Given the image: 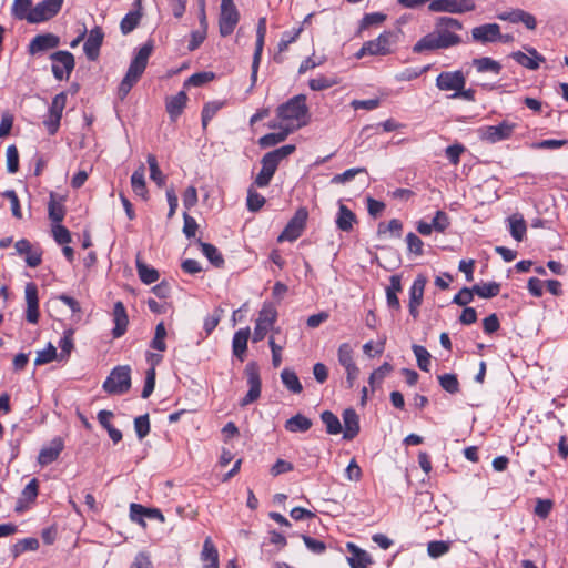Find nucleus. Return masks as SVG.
Segmentation results:
<instances>
[{
	"instance_id": "8fccbe9b",
	"label": "nucleus",
	"mask_w": 568,
	"mask_h": 568,
	"mask_svg": "<svg viewBox=\"0 0 568 568\" xmlns=\"http://www.w3.org/2000/svg\"><path fill=\"white\" fill-rule=\"evenodd\" d=\"M135 510H142L144 516H146L149 518L158 519L161 523H164V520H165L163 514L158 508H145L139 504H131L130 511H131L132 520H135Z\"/></svg>"
},
{
	"instance_id": "1a4fd4ad",
	"label": "nucleus",
	"mask_w": 568,
	"mask_h": 568,
	"mask_svg": "<svg viewBox=\"0 0 568 568\" xmlns=\"http://www.w3.org/2000/svg\"><path fill=\"white\" fill-rule=\"evenodd\" d=\"M516 126V123L503 121L498 125L481 126L478 129V135L483 141L488 143H497L509 139L513 135Z\"/></svg>"
},
{
	"instance_id": "a878e982",
	"label": "nucleus",
	"mask_w": 568,
	"mask_h": 568,
	"mask_svg": "<svg viewBox=\"0 0 568 568\" xmlns=\"http://www.w3.org/2000/svg\"><path fill=\"white\" fill-rule=\"evenodd\" d=\"M203 568H219V551L211 537H206L201 551Z\"/></svg>"
},
{
	"instance_id": "2f4dec72",
	"label": "nucleus",
	"mask_w": 568,
	"mask_h": 568,
	"mask_svg": "<svg viewBox=\"0 0 568 568\" xmlns=\"http://www.w3.org/2000/svg\"><path fill=\"white\" fill-rule=\"evenodd\" d=\"M356 221L355 214L344 204H339L336 225L341 231L349 232Z\"/></svg>"
},
{
	"instance_id": "774afa93",
	"label": "nucleus",
	"mask_w": 568,
	"mask_h": 568,
	"mask_svg": "<svg viewBox=\"0 0 568 568\" xmlns=\"http://www.w3.org/2000/svg\"><path fill=\"white\" fill-rule=\"evenodd\" d=\"M474 298V291L473 287H464L462 288L453 298V303L459 305V306H466L468 305Z\"/></svg>"
},
{
	"instance_id": "a211bd4d",
	"label": "nucleus",
	"mask_w": 568,
	"mask_h": 568,
	"mask_svg": "<svg viewBox=\"0 0 568 568\" xmlns=\"http://www.w3.org/2000/svg\"><path fill=\"white\" fill-rule=\"evenodd\" d=\"M471 38L479 43H493L503 39L500 27L497 23H486L473 28Z\"/></svg>"
},
{
	"instance_id": "e2e57ef3",
	"label": "nucleus",
	"mask_w": 568,
	"mask_h": 568,
	"mask_svg": "<svg viewBox=\"0 0 568 568\" xmlns=\"http://www.w3.org/2000/svg\"><path fill=\"white\" fill-rule=\"evenodd\" d=\"M73 332L67 331L64 332L63 337L59 342V346L61 348L60 352V358H65L70 355L72 348H73V339H72Z\"/></svg>"
},
{
	"instance_id": "79ce46f5",
	"label": "nucleus",
	"mask_w": 568,
	"mask_h": 568,
	"mask_svg": "<svg viewBox=\"0 0 568 568\" xmlns=\"http://www.w3.org/2000/svg\"><path fill=\"white\" fill-rule=\"evenodd\" d=\"M141 17L142 14L140 10H134L126 13L120 23L121 32L123 34H129L131 31H133L138 27Z\"/></svg>"
},
{
	"instance_id": "7c9ffc66",
	"label": "nucleus",
	"mask_w": 568,
	"mask_h": 568,
	"mask_svg": "<svg viewBox=\"0 0 568 568\" xmlns=\"http://www.w3.org/2000/svg\"><path fill=\"white\" fill-rule=\"evenodd\" d=\"M312 427V420L297 414L285 422V429L291 433H305Z\"/></svg>"
},
{
	"instance_id": "cd10ccee",
	"label": "nucleus",
	"mask_w": 568,
	"mask_h": 568,
	"mask_svg": "<svg viewBox=\"0 0 568 568\" xmlns=\"http://www.w3.org/2000/svg\"><path fill=\"white\" fill-rule=\"evenodd\" d=\"M250 327L239 329L232 341L233 354L240 359L243 361L244 354L247 349V341L250 338Z\"/></svg>"
},
{
	"instance_id": "9d476101",
	"label": "nucleus",
	"mask_w": 568,
	"mask_h": 568,
	"mask_svg": "<svg viewBox=\"0 0 568 568\" xmlns=\"http://www.w3.org/2000/svg\"><path fill=\"white\" fill-rule=\"evenodd\" d=\"M476 3L474 0H434L429 3L428 9L432 12H447L460 14L474 11Z\"/></svg>"
},
{
	"instance_id": "a18cd8bd",
	"label": "nucleus",
	"mask_w": 568,
	"mask_h": 568,
	"mask_svg": "<svg viewBox=\"0 0 568 568\" xmlns=\"http://www.w3.org/2000/svg\"><path fill=\"white\" fill-rule=\"evenodd\" d=\"M338 83L334 77L318 75L317 78L311 79L308 85L313 91H323L329 89Z\"/></svg>"
},
{
	"instance_id": "338daca9",
	"label": "nucleus",
	"mask_w": 568,
	"mask_h": 568,
	"mask_svg": "<svg viewBox=\"0 0 568 568\" xmlns=\"http://www.w3.org/2000/svg\"><path fill=\"white\" fill-rule=\"evenodd\" d=\"M65 104H67V93L61 92L53 98L51 106L49 109V112L62 118V112L65 108Z\"/></svg>"
},
{
	"instance_id": "4468645a",
	"label": "nucleus",
	"mask_w": 568,
	"mask_h": 568,
	"mask_svg": "<svg viewBox=\"0 0 568 568\" xmlns=\"http://www.w3.org/2000/svg\"><path fill=\"white\" fill-rule=\"evenodd\" d=\"M52 73L58 80L68 79L74 68V58L69 51H58L51 55Z\"/></svg>"
},
{
	"instance_id": "39448f33",
	"label": "nucleus",
	"mask_w": 568,
	"mask_h": 568,
	"mask_svg": "<svg viewBox=\"0 0 568 568\" xmlns=\"http://www.w3.org/2000/svg\"><path fill=\"white\" fill-rule=\"evenodd\" d=\"M398 41V34L394 31H384L376 39L367 41L356 53L357 58L369 55H387L393 52V47Z\"/></svg>"
},
{
	"instance_id": "f257e3e1",
	"label": "nucleus",
	"mask_w": 568,
	"mask_h": 568,
	"mask_svg": "<svg viewBox=\"0 0 568 568\" xmlns=\"http://www.w3.org/2000/svg\"><path fill=\"white\" fill-rule=\"evenodd\" d=\"M463 29L459 20L452 17H438L435 20L434 30L420 38L413 47L414 53L448 49L462 43V38L456 32Z\"/></svg>"
},
{
	"instance_id": "c85d7f7f",
	"label": "nucleus",
	"mask_w": 568,
	"mask_h": 568,
	"mask_svg": "<svg viewBox=\"0 0 568 568\" xmlns=\"http://www.w3.org/2000/svg\"><path fill=\"white\" fill-rule=\"evenodd\" d=\"M402 291L400 277L398 275H392L389 277V285L386 288V301L390 308L399 310L400 303L397 297V293Z\"/></svg>"
},
{
	"instance_id": "f03ea898",
	"label": "nucleus",
	"mask_w": 568,
	"mask_h": 568,
	"mask_svg": "<svg viewBox=\"0 0 568 568\" xmlns=\"http://www.w3.org/2000/svg\"><path fill=\"white\" fill-rule=\"evenodd\" d=\"M276 120L270 122V129L286 128L294 132L307 124L308 108L306 95L297 94L276 109Z\"/></svg>"
},
{
	"instance_id": "f3484780",
	"label": "nucleus",
	"mask_w": 568,
	"mask_h": 568,
	"mask_svg": "<svg viewBox=\"0 0 568 568\" xmlns=\"http://www.w3.org/2000/svg\"><path fill=\"white\" fill-rule=\"evenodd\" d=\"M24 298L27 304L26 320L31 324L39 322V296L38 286L33 282H29L24 287Z\"/></svg>"
},
{
	"instance_id": "37998d69",
	"label": "nucleus",
	"mask_w": 568,
	"mask_h": 568,
	"mask_svg": "<svg viewBox=\"0 0 568 568\" xmlns=\"http://www.w3.org/2000/svg\"><path fill=\"white\" fill-rule=\"evenodd\" d=\"M321 419L326 427V432L331 435H337L342 432V425L338 417L329 410L321 414Z\"/></svg>"
},
{
	"instance_id": "ddd939ff",
	"label": "nucleus",
	"mask_w": 568,
	"mask_h": 568,
	"mask_svg": "<svg viewBox=\"0 0 568 568\" xmlns=\"http://www.w3.org/2000/svg\"><path fill=\"white\" fill-rule=\"evenodd\" d=\"M64 0H43L33 7L30 23H40L55 17L62 8Z\"/></svg>"
},
{
	"instance_id": "5701e85b",
	"label": "nucleus",
	"mask_w": 568,
	"mask_h": 568,
	"mask_svg": "<svg viewBox=\"0 0 568 568\" xmlns=\"http://www.w3.org/2000/svg\"><path fill=\"white\" fill-rule=\"evenodd\" d=\"M59 42V38L52 33L39 34L31 40L29 51L31 54L43 52L57 48Z\"/></svg>"
},
{
	"instance_id": "4be33fe9",
	"label": "nucleus",
	"mask_w": 568,
	"mask_h": 568,
	"mask_svg": "<svg viewBox=\"0 0 568 568\" xmlns=\"http://www.w3.org/2000/svg\"><path fill=\"white\" fill-rule=\"evenodd\" d=\"M527 53L521 51L513 52L511 58L520 65L529 69L537 70L545 58L538 53L534 48H527Z\"/></svg>"
},
{
	"instance_id": "4d7b16f0",
	"label": "nucleus",
	"mask_w": 568,
	"mask_h": 568,
	"mask_svg": "<svg viewBox=\"0 0 568 568\" xmlns=\"http://www.w3.org/2000/svg\"><path fill=\"white\" fill-rule=\"evenodd\" d=\"M7 170L9 173H16L19 169V152L16 145H9L6 152Z\"/></svg>"
},
{
	"instance_id": "f704fd0d",
	"label": "nucleus",
	"mask_w": 568,
	"mask_h": 568,
	"mask_svg": "<svg viewBox=\"0 0 568 568\" xmlns=\"http://www.w3.org/2000/svg\"><path fill=\"white\" fill-rule=\"evenodd\" d=\"M32 0H14L12 4V14L19 20H27L30 23L32 13Z\"/></svg>"
},
{
	"instance_id": "473e14b6",
	"label": "nucleus",
	"mask_w": 568,
	"mask_h": 568,
	"mask_svg": "<svg viewBox=\"0 0 568 568\" xmlns=\"http://www.w3.org/2000/svg\"><path fill=\"white\" fill-rule=\"evenodd\" d=\"M427 284V277L424 274H418L413 282L409 290V303L422 304L424 298V291Z\"/></svg>"
},
{
	"instance_id": "bb28decb",
	"label": "nucleus",
	"mask_w": 568,
	"mask_h": 568,
	"mask_svg": "<svg viewBox=\"0 0 568 568\" xmlns=\"http://www.w3.org/2000/svg\"><path fill=\"white\" fill-rule=\"evenodd\" d=\"M187 97L184 91H180L178 94L166 100V112L172 121H175L186 104Z\"/></svg>"
},
{
	"instance_id": "b1692460",
	"label": "nucleus",
	"mask_w": 568,
	"mask_h": 568,
	"mask_svg": "<svg viewBox=\"0 0 568 568\" xmlns=\"http://www.w3.org/2000/svg\"><path fill=\"white\" fill-rule=\"evenodd\" d=\"M113 322L114 328L112 331V335L114 338H119L126 332L129 317L126 314V310L122 302L118 301L114 304L113 308Z\"/></svg>"
},
{
	"instance_id": "e433bc0d",
	"label": "nucleus",
	"mask_w": 568,
	"mask_h": 568,
	"mask_svg": "<svg viewBox=\"0 0 568 568\" xmlns=\"http://www.w3.org/2000/svg\"><path fill=\"white\" fill-rule=\"evenodd\" d=\"M281 379L284 386L294 394H300L303 390L302 384L294 371L284 368L281 373Z\"/></svg>"
},
{
	"instance_id": "13d9d810",
	"label": "nucleus",
	"mask_w": 568,
	"mask_h": 568,
	"mask_svg": "<svg viewBox=\"0 0 568 568\" xmlns=\"http://www.w3.org/2000/svg\"><path fill=\"white\" fill-rule=\"evenodd\" d=\"M213 72H199L192 74L184 83L185 87H201L214 79Z\"/></svg>"
},
{
	"instance_id": "72a5a7b5",
	"label": "nucleus",
	"mask_w": 568,
	"mask_h": 568,
	"mask_svg": "<svg viewBox=\"0 0 568 568\" xmlns=\"http://www.w3.org/2000/svg\"><path fill=\"white\" fill-rule=\"evenodd\" d=\"M508 223L511 236L518 242L523 241L527 230L524 217L519 214H513L508 217Z\"/></svg>"
},
{
	"instance_id": "412c9836",
	"label": "nucleus",
	"mask_w": 568,
	"mask_h": 568,
	"mask_svg": "<svg viewBox=\"0 0 568 568\" xmlns=\"http://www.w3.org/2000/svg\"><path fill=\"white\" fill-rule=\"evenodd\" d=\"M64 448V443L61 437H54L48 446L42 447L38 456V463L41 466H47L58 459Z\"/></svg>"
},
{
	"instance_id": "9b49d317",
	"label": "nucleus",
	"mask_w": 568,
	"mask_h": 568,
	"mask_svg": "<svg viewBox=\"0 0 568 568\" xmlns=\"http://www.w3.org/2000/svg\"><path fill=\"white\" fill-rule=\"evenodd\" d=\"M244 373L247 379L248 392L241 402L242 406H246L255 402L261 395V377L258 365L255 362H250L245 366Z\"/></svg>"
},
{
	"instance_id": "a19ab883",
	"label": "nucleus",
	"mask_w": 568,
	"mask_h": 568,
	"mask_svg": "<svg viewBox=\"0 0 568 568\" xmlns=\"http://www.w3.org/2000/svg\"><path fill=\"white\" fill-rule=\"evenodd\" d=\"M473 64L478 72H493L498 74L501 70L500 63L488 57L474 59Z\"/></svg>"
},
{
	"instance_id": "052dcab7",
	"label": "nucleus",
	"mask_w": 568,
	"mask_h": 568,
	"mask_svg": "<svg viewBox=\"0 0 568 568\" xmlns=\"http://www.w3.org/2000/svg\"><path fill=\"white\" fill-rule=\"evenodd\" d=\"M365 172H366L365 168L348 169V170L344 171L343 173L336 174L335 176H333L332 183L343 184V183H346V182L353 180L357 174L365 173Z\"/></svg>"
},
{
	"instance_id": "7ed1b4c3",
	"label": "nucleus",
	"mask_w": 568,
	"mask_h": 568,
	"mask_svg": "<svg viewBox=\"0 0 568 568\" xmlns=\"http://www.w3.org/2000/svg\"><path fill=\"white\" fill-rule=\"evenodd\" d=\"M152 51L153 44L151 42H146L139 49L138 53L131 61L129 70L119 85L118 93L121 100H123L128 95L132 87L139 81V79L143 74Z\"/></svg>"
},
{
	"instance_id": "69168bd1",
	"label": "nucleus",
	"mask_w": 568,
	"mask_h": 568,
	"mask_svg": "<svg viewBox=\"0 0 568 568\" xmlns=\"http://www.w3.org/2000/svg\"><path fill=\"white\" fill-rule=\"evenodd\" d=\"M52 234L54 240L59 244H68L71 242V234L69 230L65 226L61 225L60 223L53 225Z\"/></svg>"
},
{
	"instance_id": "bf43d9fd",
	"label": "nucleus",
	"mask_w": 568,
	"mask_h": 568,
	"mask_svg": "<svg viewBox=\"0 0 568 568\" xmlns=\"http://www.w3.org/2000/svg\"><path fill=\"white\" fill-rule=\"evenodd\" d=\"M134 429L139 439H143L150 433L149 415H142L134 419Z\"/></svg>"
},
{
	"instance_id": "864d4df0",
	"label": "nucleus",
	"mask_w": 568,
	"mask_h": 568,
	"mask_svg": "<svg viewBox=\"0 0 568 568\" xmlns=\"http://www.w3.org/2000/svg\"><path fill=\"white\" fill-rule=\"evenodd\" d=\"M57 356L58 355L55 347L51 343H49L47 348L37 352L34 365L40 366L48 364L52 362Z\"/></svg>"
},
{
	"instance_id": "4c0bfd02",
	"label": "nucleus",
	"mask_w": 568,
	"mask_h": 568,
	"mask_svg": "<svg viewBox=\"0 0 568 568\" xmlns=\"http://www.w3.org/2000/svg\"><path fill=\"white\" fill-rule=\"evenodd\" d=\"M202 254L215 266L222 267L224 265V258L220 251L210 243L199 242Z\"/></svg>"
},
{
	"instance_id": "dca6fc26",
	"label": "nucleus",
	"mask_w": 568,
	"mask_h": 568,
	"mask_svg": "<svg viewBox=\"0 0 568 568\" xmlns=\"http://www.w3.org/2000/svg\"><path fill=\"white\" fill-rule=\"evenodd\" d=\"M466 78L462 71H445L440 72L436 78V87L442 91L457 92L464 89Z\"/></svg>"
},
{
	"instance_id": "f8f14e48",
	"label": "nucleus",
	"mask_w": 568,
	"mask_h": 568,
	"mask_svg": "<svg viewBox=\"0 0 568 568\" xmlns=\"http://www.w3.org/2000/svg\"><path fill=\"white\" fill-rule=\"evenodd\" d=\"M308 217V212L305 207L298 209L294 216L290 220L284 231L278 236V241H290L293 242L298 239L302 232L305 229L306 221Z\"/></svg>"
},
{
	"instance_id": "de8ad7c7",
	"label": "nucleus",
	"mask_w": 568,
	"mask_h": 568,
	"mask_svg": "<svg viewBox=\"0 0 568 568\" xmlns=\"http://www.w3.org/2000/svg\"><path fill=\"white\" fill-rule=\"evenodd\" d=\"M413 352L417 359V365L422 371L429 372L430 366V354L420 345H413Z\"/></svg>"
},
{
	"instance_id": "3c124183",
	"label": "nucleus",
	"mask_w": 568,
	"mask_h": 568,
	"mask_svg": "<svg viewBox=\"0 0 568 568\" xmlns=\"http://www.w3.org/2000/svg\"><path fill=\"white\" fill-rule=\"evenodd\" d=\"M440 386L449 394H456L459 392V382L455 374H444L438 376Z\"/></svg>"
},
{
	"instance_id": "423d86ee",
	"label": "nucleus",
	"mask_w": 568,
	"mask_h": 568,
	"mask_svg": "<svg viewBox=\"0 0 568 568\" xmlns=\"http://www.w3.org/2000/svg\"><path fill=\"white\" fill-rule=\"evenodd\" d=\"M108 394L121 395L131 387V369L128 365L116 366L112 369L102 385Z\"/></svg>"
},
{
	"instance_id": "c756f323",
	"label": "nucleus",
	"mask_w": 568,
	"mask_h": 568,
	"mask_svg": "<svg viewBox=\"0 0 568 568\" xmlns=\"http://www.w3.org/2000/svg\"><path fill=\"white\" fill-rule=\"evenodd\" d=\"M131 186L135 195L141 196L143 200L148 199L145 169L143 164L140 165L131 175Z\"/></svg>"
},
{
	"instance_id": "20e7f679",
	"label": "nucleus",
	"mask_w": 568,
	"mask_h": 568,
	"mask_svg": "<svg viewBox=\"0 0 568 568\" xmlns=\"http://www.w3.org/2000/svg\"><path fill=\"white\" fill-rule=\"evenodd\" d=\"M294 151V144H286L267 152L261 160L262 169L255 178L254 185L257 187H266L275 174L280 162L291 155Z\"/></svg>"
},
{
	"instance_id": "ea45409f",
	"label": "nucleus",
	"mask_w": 568,
	"mask_h": 568,
	"mask_svg": "<svg viewBox=\"0 0 568 568\" xmlns=\"http://www.w3.org/2000/svg\"><path fill=\"white\" fill-rule=\"evenodd\" d=\"M280 131L276 133H268L260 138L258 144L261 148H270L273 145H276L281 142H283L288 134L292 132H288L286 128H277Z\"/></svg>"
},
{
	"instance_id": "c03bdc74",
	"label": "nucleus",
	"mask_w": 568,
	"mask_h": 568,
	"mask_svg": "<svg viewBox=\"0 0 568 568\" xmlns=\"http://www.w3.org/2000/svg\"><path fill=\"white\" fill-rule=\"evenodd\" d=\"M354 351L349 343H343L337 351L338 363L345 368L355 365Z\"/></svg>"
},
{
	"instance_id": "49530a36",
	"label": "nucleus",
	"mask_w": 568,
	"mask_h": 568,
	"mask_svg": "<svg viewBox=\"0 0 568 568\" xmlns=\"http://www.w3.org/2000/svg\"><path fill=\"white\" fill-rule=\"evenodd\" d=\"M148 164L150 168V178L159 186H163L165 183V176L159 168L156 158L153 154L148 155Z\"/></svg>"
},
{
	"instance_id": "aec40b11",
	"label": "nucleus",
	"mask_w": 568,
	"mask_h": 568,
	"mask_svg": "<svg viewBox=\"0 0 568 568\" xmlns=\"http://www.w3.org/2000/svg\"><path fill=\"white\" fill-rule=\"evenodd\" d=\"M103 38L104 33L101 28L95 27L90 30L83 45L84 53L89 60L94 61L98 59Z\"/></svg>"
},
{
	"instance_id": "5fc2aeb1",
	"label": "nucleus",
	"mask_w": 568,
	"mask_h": 568,
	"mask_svg": "<svg viewBox=\"0 0 568 568\" xmlns=\"http://www.w3.org/2000/svg\"><path fill=\"white\" fill-rule=\"evenodd\" d=\"M302 32V28L293 29L291 31L283 32L278 42V54L286 51L288 45L297 40Z\"/></svg>"
},
{
	"instance_id": "0eeeda50",
	"label": "nucleus",
	"mask_w": 568,
	"mask_h": 568,
	"mask_svg": "<svg viewBox=\"0 0 568 568\" xmlns=\"http://www.w3.org/2000/svg\"><path fill=\"white\" fill-rule=\"evenodd\" d=\"M276 320V308L272 304H264L256 318L252 341L257 343L264 339L270 329H273Z\"/></svg>"
},
{
	"instance_id": "0e129e2a",
	"label": "nucleus",
	"mask_w": 568,
	"mask_h": 568,
	"mask_svg": "<svg viewBox=\"0 0 568 568\" xmlns=\"http://www.w3.org/2000/svg\"><path fill=\"white\" fill-rule=\"evenodd\" d=\"M449 546L445 541H430L427 546V552L432 558H438L448 552Z\"/></svg>"
},
{
	"instance_id": "58836bf2",
	"label": "nucleus",
	"mask_w": 568,
	"mask_h": 568,
	"mask_svg": "<svg viewBox=\"0 0 568 568\" xmlns=\"http://www.w3.org/2000/svg\"><path fill=\"white\" fill-rule=\"evenodd\" d=\"M473 291L481 298H491L499 294L500 284L496 282L476 284L473 286Z\"/></svg>"
},
{
	"instance_id": "6e6d98bb",
	"label": "nucleus",
	"mask_w": 568,
	"mask_h": 568,
	"mask_svg": "<svg viewBox=\"0 0 568 568\" xmlns=\"http://www.w3.org/2000/svg\"><path fill=\"white\" fill-rule=\"evenodd\" d=\"M393 371V366L389 363H384L381 365L377 369H375L368 379V383L372 387L375 386V384H381L383 379Z\"/></svg>"
},
{
	"instance_id": "6ab92c4d",
	"label": "nucleus",
	"mask_w": 568,
	"mask_h": 568,
	"mask_svg": "<svg viewBox=\"0 0 568 568\" xmlns=\"http://www.w3.org/2000/svg\"><path fill=\"white\" fill-rule=\"evenodd\" d=\"M499 20L508 21L511 23H523L529 30H535L537 27L536 18L521 9H514L510 11L501 12L497 16Z\"/></svg>"
},
{
	"instance_id": "2eb2a0df",
	"label": "nucleus",
	"mask_w": 568,
	"mask_h": 568,
	"mask_svg": "<svg viewBox=\"0 0 568 568\" xmlns=\"http://www.w3.org/2000/svg\"><path fill=\"white\" fill-rule=\"evenodd\" d=\"M265 36H266V18L262 17L258 19L257 28H256V43H255V51L253 54V61H252V73H251V80H252V87L255 85V82L257 80V72L258 67L262 59V52L265 43Z\"/></svg>"
},
{
	"instance_id": "680f3d73",
	"label": "nucleus",
	"mask_w": 568,
	"mask_h": 568,
	"mask_svg": "<svg viewBox=\"0 0 568 568\" xmlns=\"http://www.w3.org/2000/svg\"><path fill=\"white\" fill-rule=\"evenodd\" d=\"M552 506H554L552 500L538 498L536 500V506H535L534 513L536 516L545 519L549 516V514L552 509Z\"/></svg>"
},
{
	"instance_id": "603ef678",
	"label": "nucleus",
	"mask_w": 568,
	"mask_h": 568,
	"mask_svg": "<svg viewBox=\"0 0 568 568\" xmlns=\"http://www.w3.org/2000/svg\"><path fill=\"white\" fill-rule=\"evenodd\" d=\"M49 217L57 224H59L60 222H62L63 217H64V207L63 205L58 202L53 194H51L50 196V202H49Z\"/></svg>"
},
{
	"instance_id": "393cba45",
	"label": "nucleus",
	"mask_w": 568,
	"mask_h": 568,
	"mask_svg": "<svg viewBox=\"0 0 568 568\" xmlns=\"http://www.w3.org/2000/svg\"><path fill=\"white\" fill-rule=\"evenodd\" d=\"M344 439L351 440L359 433V418L353 408H347L343 413Z\"/></svg>"
},
{
	"instance_id": "6e6552de",
	"label": "nucleus",
	"mask_w": 568,
	"mask_h": 568,
	"mask_svg": "<svg viewBox=\"0 0 568 568\" xmlns=\"http://www.w3.org/2000/svg\"><path fill=\"white\" fill-rule=\"evenodd\" d=\"M240 20V13L233 0L221 1V12L219 18V30L222 37L230 36Z\"/></svg>"
},
{
	"instance_id": "09e8293b",
	"label": "nucleus",
	"mask_w": 568,
	"mask_h": 568,
	"mask_svg": "<svg viewBox=\"0 0 568 568\" xmlns=\"http://www.w3.org/2000/svg\"><path fill=\"white\" fill-rule=\"evenodd\" d=\"M247 209L252 212L258 211L265 204V197L256 192L254 186H250L247 190Z\"/></svg>"
},
{
	"instance_id": "c9c22d12",
	"label": "nucleus",
	"mask_w": 568,
	"mask_h": 568,
	"mask_svg": "<svg viewBox=\"0 0 568 568\" xmlns=\"http://www.w3.org/2000/svg\"><path fill=\"white\" fill-rule=\"evenodd\" d=\"M136 271L139 274L140 280L144 284H152L159 280V272L145 263H143L140 257H136Z\"/></svg>"
}]
</instances>
